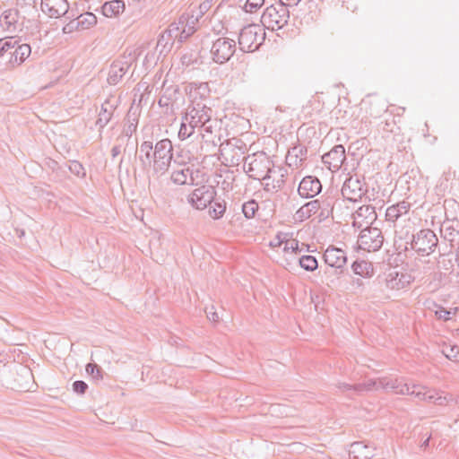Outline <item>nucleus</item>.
<instances>
[{
	"label": "nucleus",
	"mask_w": 459,
	"mask_h": 459,
	"mask_svg": "<svg viewBox=\"0 0 459 459\" xmlns=\"http://www.w3.org/2000/svg\"><path fill=\"white\" fill-rule=\"evenodd\" d=\"M127 126L124 129L123 134L127 137L128 140L132 137L133 134L136 132L138 126V118L135 114H132L131 110H129L127 116Z\"/></svg>",
	"instance_id": "40"
},
{
	"label": "nucleus",
	"mask_w": 459,
	"mask_h": 459,
	"mask_svg": "<svg viewBox=\"0 0 459 459\" xmlns=\"http://www.w3.org/2000/svg\"><path fill=\"white\" fill-rule=\"evenodd\" d=\"M191 16L189 17L188 21H190L191 24H194L195 23V22H198V20L200 18H202L204 15H199V10L198 8L196 9H193L191 11Z\"/></svg>",
	"instance_id": "57"
},
{
	"label": "nucleus",
	"mask_w": 459,
	"mask_h": 459,
	"mask_svg": "<svg viewBox=\"0 0 459 459\" xmlns=\"http://www.w3.org/2000/svg\"><path fill=\"white\" fill-rule=\"evenodd\" d=\"M258 208V203L255 199H250L241 206L242 212L247 219L254 218Z\"/></svg>",
	"instance_id": "42"
},
{
	"label": "nucleus",
	"mask_w": 459,
	"mask_h": 459,
	"mask_svg": "<svg viewBox=\"0 0 459 459\" xmlns=\"http://www.w3.org/2000/svg\"><path fill=\"white\" fill-rule=\"evenodd\" d=\"M291 249L294 253H298L299 250V242L296 239H292L290 242H287L284 247V250Z\"/></svg>",
	"instance_id": "56"
},
{
	"label": "nucleus",
	"mask_w": 459,
	"mask_h": 459,
	"mask_svg": "<svg viewBox=\"0 0 459 459\" xmlns=\"http://www.w3.org/2000/svg\"><path fill=\"white\" fill-rule=\"evenodd\" d=\"M23 22L21 21L20 11L17 8L4 10L0 15V25L4 30L14 33L22 30Z\"/></svg>",
	"instance_id": "19"
},
{
	"label": "nucleus",
	"mask_w": 459,
	"mask_h": 459,
	"mask_svg": "<svg viewBox=\"0 0 459 459\" xmlns=\"http://www.w3.org/2000/svg\"><path fill=\"white\" fill-rule=\"evenodd\" d=\"M137 159L140 162L142 169L149 172L151 169L153 171L154 164V146L152 142L144 141L141 143Z\"/></svg>",
	"instance_id": "23"
},
{
	"label": "nucleus",
	"mask_w": 459,
	"mask_h": 459,
	"mask_svg": "<svg viewBox=\"0 0 459 459\" xmlns=\"http://www.w3.org/2000/svg\"><path fill=\"white\" fill-rule=\"evenodd\" d=\"M440 233L441 237L450 242L453 247V243L459 238V220L446 217L440 226Z\"/></svg>",
	"instance_id": "26"
},
{
	"label": "nucleus",
	"mask_w": 459,
	"mask_h": 459,
	"mask_svg": "<svg viewBox=\"0 0 459 459\" xmlns=\"http://www.w3.org/2000/svg\"><path fill=\"white\" fill-rule=\"evenodd\" d=\"M341 192L345 200L352 203L360 201L367 193L364 178L360 179L358 175L350 176L344 181Z\"/></svg>",
	"instance_id": "11"
},
{
	"label": "nucleus",
	"mask_w": 459,
	"mask_h": 459,
	"mask_svg": "<svg viewBox=\"0 0 459 459\" xmlns=\"http://www.w3.org/2000/svg\"><path fill=\"white\" fill-rule=\"evenodd\" d=\"M384 243L382 231L376 227H366L358 238L359 247L367 252L378 251Z\"/></svg>",
	"instance_id": "9"
},
{
	"label": "nucleus",
	"mask_w": 459,
	"mask_h": 459,
	"mask_svg": "<svg viewBox=\"0 0 459 459\" xmlns=\"http://www.w3.org/2000/svg\"><path fill=\"white\" fill-rule=\"evenodd\" d=\"M411 275L408 273L391 271L385 278V285L390 290H399L408 287L411 283Z\"/></svg>",
	"instance_id": "27"
},
{
	"label": "nucleus",
	"mask_w": 459,
	"mask_h": 459,
	"mask_svg": "<svg viewBox=\"0 0 459 459\" xmlns=\"http://www.w3.org/2000/svg\"><path fill=\"white\" fill-rule=\"evenodd\" d=\"M352 226L358 229L369 227L377 220V212L372 205H362L351 214Z\"/></svg>",
	"instance_id": "18"
},
{
	"label": "nucleus",
	"mask_w": 459,
	"mask_h": 459,
	"mask_svg": "<svg viewBox=\"0 0 459 459\" xmlns=\"http://www.w3.org/2000/svg\"><path fill=\"white\" fill-rule=\"evenodd\" d=\"M17 44V40L13 38H6L0 39V56H4L6 53H9L15 45Z\"/></svg>",
	"instance_id": "44"
},
{
	"label": "nucleus",
	"mask_w": 459,
	"mask_h": 459,
	"mask_svg": "<svg viewBox=\"0 0 459 459\" xmlns=\"http://www.w3.org/2000/svg\"><path fill=\"white\" fill-rule=\"evenodd\" d=\"M322 184L315 176H307L300 181L298 193L302 198H313L322 191Z\"/></svg>",
	"instance_id": "21"
},
{
	"label": "nucleus",
	"mask_w": 459,
	"mask_h": 459,
	"mask_svg": "<svg viewBox=\"0 0 459 459\" xmlns=\"http://www.w3.org/2000/svg\"><path fill=\"white\" fill-rule=\"evenodd\" d=\"M209 206V215L214 219H221L226 212V202L224 199L214 197L212 203Z\"/></svg>",
	"instance_id": "35"
},
{
	"label": "nucleus",
	"mask_w": 459,
	"mask_h": 459,
	"mask_svg": "<svg viewBox=\"0 0 459 459\" xmlns=\"http://www.w3.org/2000/svg\"><path fill=\"white\" fill-rule=\"evenodd\" d=\"M86 372L88 375L92 377L94 379H102L103 378V370L102 368L95 364V363H89L86 365Z\"/></svg>",
	"instance_id": "46"
},
{
	"label": "nucleus",
	"mask_w": 459,
	"mask_h": 459,
	"mask_svg": "<svg viewBox=\"0 0 459 459\" xmlns=\"http://www.w3.org/2000/svg\"><path fill=\"white\" fill-rule=\"evenodd\" d=\"M126 9V4L123 0H111L102 5V13L107 17L117 16L122 13Z\"/></svg>",
	"instance_id": "34"
},
{
	"label": "nucleus",
	"mask_w": 459,
	"mask_h": 459,
	"mask_svg": "<svg viewBox=\"0 0 459 459\" xmlns=\"http://www.w3.org/2000/svg\"><path fill=\"white\" fill-rule=\"evenodd\" d=\"M394 127H395V121H394V117H392L391 119H386L384 123V126H383V130L385 131V132H390V133H394Z\"/></svg>",
	"instance_id": "55"
},
{
	"label": "nucleus",
	"mask_w": 459,
	"mask_h": 459,
	"mask_svg": "<svg viewBox=\"0 0 459 459\" xmlns=\"http://www.w3.org/2000/svg\"><path fill=\"white\" fill-rule=\"evenodd\" d=\"M191 172H192V175L187 177L188 178L187 185L197 186L198 185V177H199V174L201 173V171L199 169H193L191 168Z\"/></svg>",
	"instance_id": "54"
},
{
	"label": "nucleus",
	"mask_w": 459,
	"mask_h": 459,
	"mask_svg": "<svg viewBox=\"0 0 459 459\" xmlns=\"http://www.w3.org/2000/svg\"><path fill=\"white\" fill-rule=\"evenodd\" d=\"M40 8L50 18L72 19L75 16L74 11H70L67 0H41Z\"/></svg>",
	"instance_id": "14"
},
{
	"label": "nucleus",
	"mask_w": 459,
	"mask_h": 459,
	"mask_svg": "<svg viewBox=\"0 0 459 459\" xmlns=\"http://www.w3.org/2000/svg\"><path fill=\"white\" fill-rule=\"evenodd\" d=\"M136 60V51L131 50L129 53H125L119 58L113 61L110 65L108 82L110 85L117 84L122 78L126 75L133 63Z\"/></svg>",
	"instance_id": "7"
},
{
	"label": "nucleus",
	"mask_w": 459,
	"mask_h": 459,
	"mask_svg": "<svg viewBox=\"0 0 459 459\" xmlns=\"http://www.w3.org/2000/svg\"><path fill=\"white\" fill-rule=\"evenodd\" d=\"M276 173L273 174V177L271 178L272 182L274 180L283 179L284 174L282 173L283 169L281 167L275 168Z\"/></svg>",
	"instance_id": "58"
},
{
	"label": "nucleus",
	"mask_w": 459,
	"mask_h": 459,
	"mask_svg": "<svg viewBox=\"0 0 459 459\" xmlns=\"http://www.w3.org/2000/svg\"><path fill=\"white\" fill-rule=\"evenodd\" d=\"M212 0H205L198 6L199 15H204L212 7Z\"/></svg>",
	"instance_id": "53"
},
{
	"label": "nucleus",
	"mask_w": 459,
	"mask_h": 459,
	"mask_svg": "<svg viewBox=\"0 0 459 459\" xmlns=\"http://www.w3.org/2000/svg\"><path fill=\"white\" fill-rule=\"evenodd\" d=\"M216 190L212 186L203 185L195 188L187 197L188 203L197 210H204L212 203Z\"/></svg>",
	"instance_id": "13"
},
{
	"label": "nucleus",
	"mask_w": 459,
	"mask_h": 459,
	"mask_svg": "<svg viewBox=\"0 0 459 459\" xmlns=\"http://www.w3.org/2000/svg\"><path fill=\"white\" fill-rule=\"evenodd\" d=\"M299 264L301 268L307 272H314L318 267L316 258L310 255H305L299 257Z\"/></svg>",
	"instance_id": "39"
},
{
	"label": "nucleus",
	"mask_w": 459,
	"mask_h": 459,
	"mask_svg": "<svg viewBox=\"0 0 459 459\" xmlns=\"http://www.w3.org/2000/svg\"><path fill=\"white\" fill-rule=\"evenodd\" d=\"M374 444L357 441L351 444L349 456L351 459H371L376 455Z\"/></svg>",
	"instance_id": "24"
},
{
	"label": "nucleus",
	"mask_w": 459,
	"mask_h": 459,
	"mask_svg": "<svg viewBox=\"0 0 459 459\" xmlns=\"http://www.w3.org/2000/svg\"><path fill=\"white\" fill-rule=\"evenodd\" d=\"M68 169L71 173L74 175L79 177V178H85L86 177V171L84 167L81 162L78 160H71L68 166Z\"/></svg>",
	"instance_id": "45"
},
{
	"label": "nucleus",
	"mask_w": 459,
	"mask_h": 459,
	"mask_svg": "<svg viewBox=\"0 0 459 459\" xmlns=\"http://www.w3.org/2000/svg\"><path fill=\"white\" fill-rule=\"evenodd\" d=\"M180 94L178 86L170 85L163 89L162 94L158 101L160 108H165L164 114L171 115L175 111L174 104L178 100V95Z\"/></svg>",
	"instance_id": "22"
},
{
	"label": "nucleus",
	"mask_w": 459,
	"mask_h": 459,
	"mask_svg": "<svg viewBox=\"0 0 459 459\" xmlns=\"http://www.w3.org/2000/svg\"><path fill=\"white\" fill-rule=\"evenodd\" d=\"M199 128H202L205 133L212 134V130H213V125H212V119L209 122H205Z\"/></svg>",
	"instance_id": "59"
},
{
	"label": "nucleus",
	"mask_w": 459,
	"mask_h": 459,
	"mask_svg": "<svg viewBox=\"0 0 459 459\" xmlns=\"http://www.w3.org/2000/svg\"><path fill=\"white\" fill-rule=\"evenodd\" d=\"M236 51V41L229 38H219L211 48L212 60L217 64L228 62Z\"/></svg>",
	"instance_id": "10"
},
{
	"label": "nucleus",
	"mask_w": 459,
	"mask_h": 459,
	"mask_svg": "<svg viewBox=\"0 0 459 459\" xmlns=\"http://www.w3.org/2000/svg\"><path fill=\"white\" fill-rule=\"evenodd\" d=\"M217 178H222V175H218ZM234 181V178L231 175H227L225 178L222 180L218 179L217 185H221L222 190L224 191H230L233 189L232 182Z\"/></svg>",
	"instance_id": "47"
},
{
	"label": "nucleus",
	"mask_w": 459,
	"mask_h": 459,
	"mask_svg": "<svg viewBox=\"0 0 459 459\" xmlns=\"http://www.w3.org/2000/svg\"><path fill=\"white\" fill-rule=\"evenodd\" d=\"M195 130V128L194 127L193 124H191L188 120L186 121L182 119L178 131V137L181 140H186L194 134Z\"/></svg>",
	"instance_id": "43"
},
{
	"label": "nucleus",
	"mask_w": 459,
	"mask_h": 459,
	"mask_svg": "<svg viewBox=\"0 0 459 459\" xmlns=\"http://www.w3.org/2000/svg\"><path fill=\"white\" fill-rule=\"evenodd\" d=\"M197 56L192 52H187L181 56V63L183 65L189 66L195 63Z\"/></svg>",
	"instance_id": "50"
},
{
	"label": "nucleus",
	"mask_w": 459,
	"mask_h": 459,
	"mask_svg": "<svg viewBox=\"0 0 459 459\" xmlns=\"http://www.w3.org/2000/svg\"><path fill=\"white\" fill-rule=\"evenodd\" d=\"M438 238L430 229H422L412 235L411 247L419 255L426 256L433 254L437 247Z\"/></svg>",
	"instance_id": "6"
},
{
	"label": "nucleus",
	"mask_w": 459,
	"mask_h": 459,
	"mask_svg": "<svg viewBox=\"0 0 459 459\" xmlns=\"http://www.w3.org/2000/svg\"><path fill=\"white\" fill-rule=\"evenodd\" d=\"M290 11L283 0L266 7L261 17L262 27L273 31L282 29L288 24Z\"/></svg>",
	"instance_id": "3"
},
{
	"label": "nucleus",
	"mask_w": 459,
	"mask_h": 459,
	"mask_svg": "<svg viewBox=\"0 0 459 459\" xmlns=\"http://www.w3.org/2000/svg\"><path fill=\"white\" fill-rule=\"evenodd\" d=\"M249 178L255 180H263L264 182L265 191H279L284 185V179L274 180L271 182L273 174L276 173V169L273 160L264 152H255L245 157L244 169Z\"/></svg>",
	"instance_id": "1"
},
{
	"label": "nucleus",
	"mask_w": 459,
	"mask_h": 459,
	"mask_svg": "<svg viewBox=\"0 0 459 459\" xmlns=\"http://www.w3.org/2000/svg\"><path fill=\"white\" fill-rule=\"evenodd\" d=\"M213 111L203 101H193L186 108L183 120L189 121L195 128H199L205 122H209Z\"/></svg>",
	"instance_id": "8"
},
{
	"label": "nucleus",
	"mask_w": 459,
	"mask_h": 459,
	"mask_svg": "<svg viewBox=\"0 0 459 459\" xmlns=\"http://www.w3.org/2000/svg\"><path fill=\"white\" fill-rule=\"evenodd\" d=\"M300 1L301 0H283V3L288 7V6L297 5Z\"/></svg>",
	"instance_id": "62"
},
{
	"label": "nucleus",
	"mask_w": 459,
	"mask_h": 459,
	"mask_svg": "<svg viewBox=\"0 0 459 459\" xmlns=\"http://www.w3.org/2000/svg\"><path fill=\"white\" fill-rule=\"evenodd\" d=\"M265 39V30L261 25L248 24L238 34V46L243 52H254Z\"/></svg>",
	"instance_id": "4"
},
{
	"label": "nucleus",
	"mask_w": 459,
	"mask_h": 459,
	"mask_svg": "<svg viewBox=\"0 0 459 459\" xmlns=\"http://www.w3.org/2000/svg\"><path fill=\"white\" fill-rule=\"evenodd\" d=\"M337 388L342 392H352L356 394H362L365 392L373 390L374 386H376V383L373 382V379H369L363 383L351 385L348 383H338Z\"/></svg>",
	"instance_id": "29"
},
{
	"label": "nucleus",
	"mask_w": 459,
	"mask_h": 459,
	"mask_svg": "<svg viewBox=\"0 0 459 459\" xmlns=\"http://www.w3.org/2000/svg\"><path fill=\"white\" fill-rule=\"evenodd\" d=\"M346 160L345 148L342 144L333 146L322 156V161L331 171L339 170Z\"/></svg>",
	"instance_id": "17"
},
{
	"label": "nucleus",
	"mask_w": 459,
	"mask_h": 459,
	"mask_svg": "<svg viewBox=\"0 0 459 459\" xmlns=\"http://www.w3.org/2000/svg\"><path fill=\"white\" fill-rule=\"evenodd\" d=\"M264 4V0H247L244 10L247 13H254Z\"/></svg>",
	"instance_id": "48"
},
{
	"label": "nucleus",
	"mask_w": 459,
	"mask_h": 459,
	"mask_svg": "<svg viewBox=\"0 0 459 459\" xmlns=\"http://www.w3.org/2000/svg\"><path fill=\"white\" fill-rule=\"evenodd\" d=\"M351 269L355 274L363 278H371L375 273L373 264L363 259H356L351 264Z\"/></svg>",
	"instance_id": "33"
},
{
	"label": "nucleus",
	"mask_w": 459,
	"mask_h": 459,
	"mask_svg": "<svg viewBox=\"0 0 459 459\" xmlns=\"http://www.w3.org/2000/svg\"><path fill=\"white\" fill-rule=\"evenodd\" d=\"M192 175L191 168L189 166L184 165L182 168L178 169H175L170 176V178L173 183L177 185H186L188 184V178Z\"/></svg>",
	"instance_id": "36"
},
{
	"label": "nucleus",
	"mask_w": 459,
	"mask_h": 459,
	"mask_svg": "<svg viewBox=\"0 0 459 459\" xmlns=\"http://www.w3.org/2000/svg\"><path fill=\"white\" fill-rule=\"evenodd\" d=\"M178 35H179L178 23H171L159 35L156 50L159 51L160 56H167L171 51L174 44L178 42Z\"/></svg>",
	"instance_id": "16"
},
{
	"label": "nucleus",
	"mask_w": 459,
	"mask_h": 459,
	"mask_svg": "<svg viewBox=\"0 0 459 459\" xmlns=\"http://www.w3.org/2000/svg\"><path fill=\"white\" fill-rule=\"evenodd\" d=\"M206 315H207V317L210 321H212V322H218L219 321V316L216 312L214 311H207L206 310Z\"/></svg>",
	"instance_id": "61"
},
{
	"label": "nucleus",
	"mask_w": 459,
	"mask_h": 459,
	"mask_svg": "<svg viewBox=\"0 0 459 459\" xmlns=\"http://www.w3.org/2000/svg\"><path fill=\"white\" fill-rule=\"evenodd\" d=\"M88 389V385L82 380H76L73 383V390L78 394H84Z\"/></svg>",
	"instance_id": "49"
},
{
	"label": "nucleus",
	"mask_w": 459,
	"mask_h": 459,
	"mask_svg": "<svg viewBox=\"0 0 459 459\" xmlns=\"http://www.w3.org/2000/svg\"><path fill=\"white\" fill-rule=\"evenodd\" d=\"M13 382H7L11 389H22L25 385L22 383L23 379L30 378L32 374L30 370L23 366H19L14 371H10Z\"/></svg>",
	"instance_id": "31"
},
{
	"label": "nucleus",
	"mask_w": 459,
	"mask_h": 459,
	"mask_svg": "<svg viewBox=\"0 0 459 459\" xmlns=\"http://www.w3.org/2000/svg\"><path fill=\"white\" fill-rule=\"evenodd\" d=\"M16 233H17V235H18V237H19V238H22V236H24L25 231H24V230H18V229H17V230H16Z\"/></svg>",
	"instance_id": "64"
},
{
	"label": "nucleus",
	"mask_w": 459,
	"mask_h": 459,
	"mask_svg": "<svg viewBox=\"0 0 459 459\" xmlns=\"http://www.w3.org/2000/svg\"><path fill=\"white\" fill-rule=\"evenodd\" d=\"M30 53L31 48L29 44H19L17 40L15 48L9 52L8 65L12 68L21 65L30 56Z\"/></svg>",
	"instance_id": "25"
},
{
	"label": "nucleus",
	"mask_w": 459,
	"mask_h": 459,
	"mask_svg": "<svg viewBox=\"0 0 459 459\" xmlns=\"http://www.w3.org/2000/svg\"><path fill=\"white\" fill-rule=\"evenodd\" d=\"M121 153V144H115L111 149L112 158L117 157Z\"/></svg>",
	"instance_id": "60"
},
{
	"label": "nucleus",
	"mask_w": 459,
	"mask_h": 459,
	"mask_svg": "<svg viewBox=\"0 0 459 459\" xmlns=\"http://www.w3.org/2000/svg\"><path fill=\"white\" fill-rule=\"evenodd\" d=\"M318 204V219L324 221L329 218L334 219L335 209L345 203V200H339L332 192H325L319 198L316 199Z\"/></svg>",
	"instance_id": "12"
},
{
	"label": "nucleus",
	"mask_w": 459,
	"mask_h": 459,
	"mask_svg": "<svg viewBox=\"0 0 459 459\" xmlns=\"http://www.w3.org/2000/svg\"><path fill=\"white\" fill-rule=\"evenodd\" d=\"M442 354L451 361L459 362V347L457 345L443 344Z\"/></svg>",
	"instance_id": "41"
},
{
	"label": "nucleus",
	"mask_w": 459,
	"mask_h": 459,
	"mask_svg": "<svg viewBox=\"0 0 459 459\" xmlns=\"http://www.w3.org/2000/svg\"><path fill=\"white\" fill-rule=\"evenodd\" d=\"M410 208L411 204L405 201H402L396 204L389 206L385 212L386 221L392 222L396 221L401 216L408 213Z\"/></svg>",
	"instance_id": "32"
},
{
	"label": "nucleus",
	"mask_w": 459,
	"mask_h": 459,
	"mask_svg": "<svg viewBox=\"0 0 459 459\" xmlns=\"http://www.w3.org/2000/svg\"><path fill=\"white\" fill-rule=\"evenodd\" d=\"M173 146L169 139H162L154 145L153 175L159 177L164 175L173 159Z\"/></svg>",
	"instance_id": "5"
},
{
	"label": "nucleus",
	"mask_w": 459,
	"mask_h": 459,
	"mask_svg": "<svg viewBox=\"0 0 459 459\" xmlns=\"http://www.w3.org/2000/svg\"><path fill=\"white\" fill-rule=\"evenodd\" d=\"M196 29L194 24H191L190 21L186 22V24H183L182 26L178 25V32L179 35H178V48L181 47V44L185 42L191 35H193L195 32Z\"/></svg>",
	"instance_id": "37"
},
{
	"label": "nucleus",
	"mask_w": 459,
	"mask_h": 459,
	"mask_svg": "<svg viewBox=\"0 0 459 459\" xmlns=\"http://www.w3.org/2000/svg\"><path fill=\"white\" fill-rule=\"evenodd\" d=\"M430 438H431V436H429L421 444V447L424 448V449H427L429 446V441H430Z\"/></svg>",
	"instance_id": "63"
},
{
	"label": "nucleus",
	"mask_w": 459,
	"mask_h": 459,
	"mask_svg": "<svg viewBox=\"0 0 459 459\" xmlns=\"http://www.w3.org/2000/svg\"><path fill=\"white\" fill-rule=\"evenodd\" d=\"M75 19L80 30H87L97 23V17L92 13L78 15Z\"/></svg>",
	"instance_id": "38"
},
{
	"label": "nucleus",
	"mask_w": 459,
	"mask_h": 459,
	"mask_svg": "<svg viewBox=\"0 0 459 459\" xmlns=\"http://www.w3.org/2000/svg\"><path fill=\"white\" fill-rule=\"evenodd\" d=\"M457 308L455 309L454 312H452L451 310H447L444 307H440L439 310L436 311V315L437 316L438 318L440 319H444L445 321H447L450 319V316L452 314H455Z\"/></svg>",
	"instance_id": "52"
},
{
	"label": "nucleus",
	"mask_w": 459,
	"mask_h": 459,
	"mask_svg": "<svg viewBox=\"0 0 459 459\" xmlns=\"http://www.w3.org/2000/svg\"><path fill=\"white\" fill-rule=\"evenodd\" d=\"M373 382L376 383V386L373 388L375 390L384 389L385 391H392L397 394L414 395L420 401L435 402L436 400L434 391L420 385H413L410 387L408 384L403 383L398 378L386 377L373 380Z\"/></svg>",
	"instance_id": "2"
},
{
	"label": "nucleus",
	"mask_w": 459,
	"mask_h": 459,
	"mask_svg": "<svg viewBox=\"0 0 459 459\" xmlns=\"http://www.w3.org/2000/svg\"><path fill=\"white\" fill-rule=\"evenodd\" d=\"M118 103L117 99L110 96L101 104L98 119L95 123L100 130L103 129L111 121Z\"/></svg>",
	"instance_id": "20"
},
{
	"label": "nucleus",
	"mask_w": 459,
	"mask_h": 459,
	"mask_svg": "<svg viewBox=\"0 0 459 459\" xmlns=\"http://www.w3.org/2000/svg\"><path fill=\"white\" fill-rule=\"evenodd\" d=\"M323 258L328 266L335 269L337 274L344 272L348 256L343 249L331 245L325 250Z\"/></svg>",
	"instance_id": "15"
},
{
	"label": "nucleus",
	"mask_w": 459,
	"mask_h": 459,
	"mask_svg": "<svg viewBox=\"0 0 459 459\" xmlns=\"http://www.w3.org/2000/svg\"><path fill=\"white\" fill-rule=\"evenodd\" d=\"M69 20L70 22L63 28L64 33H71L72 31H74V30H80L79 23H77V21L76 19H74V17Z\"/></svg>",
	"instance_id": "51"
},
{
	"label": "nucleus",
	"mask_w": 459,
	"mask_h": 459,
	"mask_svg": "<svg viewBox=\"0 0 459 459\" xmlns=\"http://www.w3.org/2000/svg\"><path fill=\"white\" fill-rule=\"evenodd\" d=\"M316 200H311L305 204H303L300 208H299L295 214L294 220L295 221L302 222L306 220L309 219L313 215H318V207H317Z\"/></svg>",
	"instance_id": "30"
},
{
	"label": "nucleus",
	"mask_w": 459,
	"mask_h": 459,
	"mask_svg": "<svg viewBox=\"0 0 459 459\" xmlns=\"http://www.w3.org/2000/svg\"><path fill=\"white\" fill-rule=\"evenodd\" d=\"M307 148L302 144L293 146L288 151L286 161L289 166L299 167L307 159Z\"/></svg>",
	"instance_id": "28"
}]
</instances>
